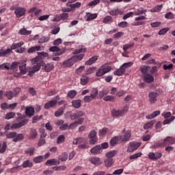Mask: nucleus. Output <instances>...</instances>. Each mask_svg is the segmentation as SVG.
<instances>
[{
  "mask_svg": "<svg viewBox=\"0 0 175 175\" xmlns=\"http://www.w3.org/2000/svg\"><path fill=\"white\" fill-rule=\"evenodd\" d=\"M128 113V107H124L122 109H113L111 110V116L113 117H122L124 114Z\"/></svg>",
  "mask_w": 175,
  "mask_h": 175,
  "instance_id": "f257e3e1",
  "label": "nucleus"
},
{
  "mask_svg": "<svg viewBox=\"0 0 175 175\" xmlns=\"http://www.w3.org/2000/svg\"><path fill=\"white\" fill-rule=\"evenodd\" d=\"M122 133L124 135H120V139L122 142H128L132 137V134H131V131L124 129L122 131Z\"/></svg>",
  "mask_w": 175,
  "mask_h": 175,
  "instance_id": "f03ea898",
  "label": "nucleus"
},
{
  "mask_svg": "<svg viewBox=\"0 0 175 175\" xmlns=\"http://www.w3.org/2000/svg\"><path fill=\"white\" fill-rule=\"evenodd\" d=\"M140 147V144L136 142H130V146L127 148V152H133V151H136L137 148Z\"/></svg>",
  "mask_w": 175,
  "mask_h": 175,
  "instance_id": "7ed1b4c3",
  "label": "nucleus"
},
{
  "mask_svg": "<svg viewBox=\"0 0 175 175\" xmlns=\"http://www.w3.org/2000/svg\"><path fill=\"white\" fill-rule=\"evenodd\" d=\"M149 102L152 105L156 103L157 98H158V93L154 92H150L148 93Z\"/></svg>",
  "mask_w": 175,
  "mask_h": 175,
  "instance_id": "20e7f679",
  "label": "nucleus"
},
{
  "mask_svg": "<svg viewBox=\"0 0 175 175\" xmlns=\"http://www.w3.org/2000/svg\"><path fill=\"white\" fill-rule=\"evenodd\" d=\"M14 14L18 18L23 17L25 14V8L18 7L15 9Z\"/></svg>",
  "mask_w": 175,
  "mask_h": 175,
  "instance_id": "39448f33",
  "label": "nucleus"
},
{
  "mask_svg": "<svg viewBox=\"0 0 175 175\" xmlns=\"http://www.w3.org/2000/svg\"><path fill=\"white\" fill-rule=\"evenodd\" d=\"M174 142L175 139L173 137L167 136L165 139H163L162 146H172V144H174Z\"/></svg>",
  "mask_w": 175,
  "mask_h": 175,
  "instance_id": "423d86ee",
  "label": "nucleus"
},
{
  "mask_svg": "<svg viewBox=\"0 0 175 175\" xmlns=\"http://www.w3.org/2000/svg\"><path fill=\"white\" fill-rule=\"evenodd\" d=\"M59 161L57 159H51L47 160L45 163L46 166H58L59 165Z\"/></svg>",
  "mask_w": 175,
  "mask_h": 175,
  "instance_id": "0eeeda50",
  "label": "nucleus"
},
{
  "mask_svg": "<svg viewBox=\"0 0 175 175\" xmlns=\"http://www.w3.org/2000/svg\"><path fill=\"white\" fill-rule=\"evenodd\" d=\"M56 106H57V100H51L44 105V108L46 110H49V109L55 107Z\"/></svg>",
  "mask_w": 175,
  "mask_h": 175,
  "instance_id": "6e6552de",
  "label": "nucleus"
},
{
  "mask_svg": "<svg viewBox=\"0 0 175 175\" xmlns=\"http://www.w3.org/2000/svg\"><path fill=\"white\" fill-rule=\"evenodd\" d=\"M74 64H75V59L72 56L70 59L64 61L63 62L62 66H64V68H70V66H73Z\"/></svg>",
  "mask_w": 175,
  "mask_h": 175,
  "instance_id": "1a4fd4ad",
  "label": "nucleus"
},
{
  "mask_svg": "<svg viewBox=\"0 0 175 175\" xmlns=\"http://www.w3.org/2000/svg\"><path fill=\"white\" fill-rule=\"evenodd\" d=\"M103 151V150H102V147L100 146V145H97L90 150V152H92V154H93L94 155L100 154Z\"/></svg>",
  "mask_w": 175,
  "mask_h": 175,
  "instance_id": "9d476101",
  "label": "nucleus"
},
{
  "mask_svg": "<svg viewBox=\"0 0 175 175\" xmlns=\"http://www.w3.org/2000/svg\"><path fill=\"white\" fill-rule=\"evenodd\" d=\"M84 116V112L83 111H76L75 113H72L70 116V118L72 120H77V118H80V117H83Z\"/></svg>",
  "mask_w": 175,
  "mask_h": 175,
  "instance_id": "9b49d317",
  "label": "nucleus"
},
{
  "mask_svg": "<svg viewBox=\"0 0 175 175\" xmlns=\"http://www.w3.org/2000/svg\"><path fill=\"white\" fill-rule=\"evenodd\" d=\"M25 114L27 117L35 116V109L32 107H27L25 109Z\"/></svg>",
  "mask_w": 175,
  "mask_h": 175,
  "instance_id": "f8f14e48",
  "label": "nucleus"
},
{
  "mask_svg": "<svg viewBox=\"0 0 175 175\" xmlns=\"http://www.w3.org/2000/svg\"><path fill=\"white\" fill-rule=\"evenodd\" d=\"M42 66L44 72H51L54 69V64L50 63L44 64Z\"/></svg>",
  "mask_w": 175,
  "mask_h": 175,
  "instance_id": "ddd939ff",
  "label": "nucleus"
},
{
  "mask_svg": "<svg viewBox=\"0 0 175 175\" xmlns=\"http://www.w3.org/2000/svg\"><path fill=\"white\" fill-rule=\"evenodd\" d=\"M90 162L96 166L102 165V161H100V159H99V157H92L90 159Z\"/></svg>",
  "mask_w": 175,
  "mask_h": 175,
  "instance_id": "4468645a",
  "label": "nucleus"
},
{
  "mask_svg": "<svg viewBox=\"0 0 175 175\" xmlns=\"http://www.w3.org/2000/svg\"><path fill=\"white\" fill-rule=\"evenodd\" d=\"M144 80L146 83H152L154 81V77L148 73L144 74Z\"/></svg>",
  "mask_w": 175,
  "mask_h": 175,
  "instance_id": "2eb2a0df",
  "label": "nucleus"
},
{
  "mask_svg": "<svg viewBox=\"0 0 175 175\" xmlns=\"http://www.w3.org/2000/svg\"><path fill=\"white\" fill-rule=\"evenodd\" d=\"M98 61V56L95 55L90 58L85 63V65H92V64H95Z\"/></svg>",
  "mask_w": 175,
  "mask_h": 175,
  "instance_id": "dca6fc26",
  "label": "nucleus"
},
{
  "mask_svg": "<svg viewBox=\"0 0 175 175\" xmlns=\"http://www.w3.org/2000/svg\"><path fill=\"white\" fill-rule=\"evenodd\" d=\"M72 106L75 107V109H79L81 107V100H74L72 101Z\"/></svg>",
  "mask_w": 175,
  "mask_h": 175,
  "instance_id": "f3484780",
  "label": "nucleus"
},
{
  "mask_svg": "<svg viewBox=\"0 0 175 175\" xmlns=\"http://www.w3.org/2000/svg\"><path fill=\"white\" fill-rule=\"evenodd\" d=\"M21 46H24V42H23V41H21L18 43H13L10 46V49H11V50H16V49L21 48Z\"/></svg>",
  "mask_w": 175,
  "mask_h": 175,
  "instance_id": "a211bd4d",
  "label": "nucleus"
},
{
  "mask_svg": "<svg viewBox=\"0 0 175 175\" xmlns=\"http://www.w3.org/2000/svg\"><path fill=\"white\" fill-rule=\"evenodd\" d=\"M32 166H33V164L30 160H25L22 164V167H23V169H27V167H32Z\"/></svg>",
  "mask_w": 175,
  "mask_h": 175,
  "instance_id": "6ab92c4d",
  "label": "nucleus"
},
{
  "mask_svg": "<svg viewBox=\"0 0 175 175\" xmlns=\"http://www.w3.org/2000/svg\"><path fill=\"white\" fill-rule=\"evenodd\" d=\"M36 136H38V131H36V129H31L29 136L30 140H33L34 139H36Z\"/></svg>",
  "mask_w": 175,
  "mask_h": 175,
  "instance_id": "aec40b11",
  "label": "nucleus"
},
{
  "mask_svg": "<svg viewBox=\"0 0 175 175\" xmlns=\"http://www.w3.org/2000/svg\"><path fill=\"white\" fill-rule=\"evenodd\" d=\"M86 21H91V20H95L98 17L97 14H91L90 12L86 13Z\"/></svg>",
  "mask_w": 175,
  "mask_h": 175,
  "instance_id": "412c9836",
  "label": "nucleus"
},
{
  "mask_svg": "<svg viewBox=\"0 0 175 175\" xmlns=\"http://www.w3.org/2000/svg\"><path fill=\"white\" fill-rule=\"evenodd\" d=\"M161 114V111H155L152 112V114L146 116L147 120H152V118H155V117H158Z\"/></svg>",
  "mask_w": 175,
  "mask_h": 175,
  "instance_id": "4be33fe9",
  "label": "nucleus"
},
{
  "mask_svg": "<svg viewBox=\"0 0 175 175\" xmlns=\"http://www.w3.org/2000/svg\"><path fill=\"white\" fill-rule=\"evenodd\" d=\"M20 35H23L25 36H28V35H31L32 33V31H28L25 28H22L19 30Z\"/></svg>",
  "mask_w": 175,
  "mask_h": 175,
  "instance_id": "5701e85b",
  "label": "nucleus"
},
{
  "mask_svg": "<svg viewBox=\"0 0 175 175\" xmlns=\"http://www.w3.org/2000/svg\"><path fill=\"white\" fill-rule=\"evenodd\" d=\"M157 122V120H151L150 122L146 123L145 125H144V129H150L152 126H154V124Z\"/></svg>",
  "mask_w": 175,
  "mask_h": 175,
  "instance_id": "b1692460",
  "label": "nucleus"
},
{
  "mask_svg": "<svg viewBox=\"0 0 175 175\" xmlns=\"http://www.w3.org/2000/svg\"><path fill=\"white\" fill-rule=\"evenodd\" d=\"M103 100H105V102H116V96L108 95L103 98Z\"/></svg>",
  "mask_w": 175,
  "mask_h": 175,
  "instance_id": "393cba45",
  "label": "nucleus"
},
{
  "mask_svg": "<svg viewBox=\"0 0 175 175\" xmlns=\"http://www.w3.org/2000/svg\"><path fill=\"white\" fill-rule=\"evenodd\" d=\"M109 92H110V90L108 88H105L98 92L99 97L103 98V96H105V95H107Z\"/></svg>",
  "mask_w": 175,
  "mask_h": 175,
  "instance_id": "a878e982",
  "label": "nucleus"
},
{
  "mask_svg": "<svg viewBox=\"0 0 175 175\" xmlns=\"http://www.w3.org/2000/svg\"><path fill=\"white\" fill-rule=\"evenodd\" d=\"M40 50V46H32L28 49L27 53H29V54H32V53H36V51H39Z\"/></svg>",
  "mask_w": 175,
  "mask_h": 175,
  "instance_id": "bb28decb",
  "label": "nucleus"
},
{
  "mask_svg": "<svg viewBox=\"0 0 175 175\" xmlns=\"http://www.w3.org/2000/svg\"><path fill=\"white\" fill-rule=\"evenodd\" d=\"M0 69L2 70H9L10 69V63L7 62L0 65Z\"/></svg>",
  "mask_w": 175,
  "mask_h": 175,
  "instance_id": "cd10ccee",
  "label": "nucleus"
},
{
  "mask_svg": "<svg viewBox=\"0 0 175 175\" xmlns=\"http://www.w3.org/2000/svg\"><path fill=\"white\" fill-rule=\"evenodd\" d=\"M101 68L103 69V70L104 71V73H109V72H110V70H111V66L107 65V64H103V66H101Z\"/></svg>",
  "mask_w": 175,
  "mask_h": 175,
  "instance_id": "c85d7f7f",
  "label": "nucleus"
},
{
  "mask_svg": "<svg viewBox=\"0 0 175 175\" xmlns=\"http://www.w3.org/2000/svg\"><path fill=\"white\" fill-rule=\"evenodd\" d=\"M16 136H17V133L16 132H9L5 134L7 139H15Z\"/></svg>",
  "mask_w": 175,
  "mask_h": 175,
  "instance_id": "c756f323",
  "label": "nucleus"
},
{
  "mask_svg": "<svg viewBox=\"0 0 175 175\" xmlns=\"http://www.w3.org/2000/svg\"><path fill=\"white\" fill-rule=\"evenodd\" d=\"M104 75H105V71H103V68H102L101 66L99 67L96 72V77H102Z\"/></svg>",
  "mask_w": 175,
  "mask_h": 175,
  "instance_id": "7c9ffc66",
  "label": "nucleus"
},
{
  "mask_svg": "<svg viewBox=\"0 0 175 175\" xmlns=\"http://www.w3.org/2000/svg\"><path fill=\"white\" fill-rule=\"evenodd\" d=\"M76 95H77V92L76 90H70L68 92L67 96L70 98V99H74Z\"/></svg>",
  "mask_w": 175,
  "mask_h": 175,
  "instance_id": "2f4dec72",
  "label": "nucleus"
},
{
  "mask_svg": "<svg viewBox=\"0 0 175 175\" xmlns=\"http://www.w3.org/2000/svg\"><path fill=\"white\" fill-rule=\"evenodd\" d=\"M5 96L8 99L12 100L14 96H16V94H14L11 90H9L5 92Z\"/></svg>",
  "mask_w": 175,
  "mask_h": 175,
  "instance_id": "473e14b6",
  "label": "nucleus"
},
{
  "mask_svg": "<svg viewBox=\"0 0 175 175\" xmlns=\"http://www.w3.org/2000/svg\"><path fill=\"white\" fill-rule=\"evenodd\" d=\"M25 152V154H29L30 157H32V155H33V153L35 152V147H30L27 148Z\"/></svg>",
  "mask_w": 175,
  "mask_h": 175,
  "instance_id": "72a5a7b5",
  "label": "nucleus"
},
{
  "mask_svg": "<svg viewBox=\"0 0 175 175\" xmlns=\"http://www.w3.org/2000/svg\"><path fill=\"white\" fill-rule=\"evenodd\" d=\"M72 58L74 59L75 62H79V61H81V59H83V58H84V54L73 55Z\"/></svg>",
  "mask_w": 175,
  "mask_h": 175,
  "instance_id": "f704fd0d",
  "label": "nucleus"
},
{
  "mask_svg": "<svg viewBox=\"0 0 175 175\" xmlns=\"http://www.w3.org/2000/svg\"><path fill=\"white\" fill-rule=\"evenodd\" d=\"M64 111H65V107L64 108H59L57 111L55 112V117H61L62 114H64Z\"/></svg>",
  "mask_w": 175,
  "mask_h": 175,
  "instance_id": "c9c22d12",
  "label": "nucleus"
},
{
  "mask_svg": "<svg viewBox=\"0 0 175 175\" xmlns=\"http://www.w3.org/2000/svg\"><path fill=\"white\" fill-rule=\"evenodd\" d=\"M40 68H42V64L40 63H37L33 66L31 71L34 73L36 72H39V70H40Z\"/></svg>",
  "mask_w": 175,
  "mask_h": 175,
  "instance_id": "e433bc0d",
  "label": "nucleus"
},
{
  "mask_svg": "<svg viewBox=\"0 0 175 175\" xmlns=\"http://www.w3.org/2000/svg\"><path fill=\"white\" fill-rule=\"evenodd\" d=\"M80 80L81 85H85L88 83L90 78L87 76H82Z\"/></svg>",
  "mask_w": 175,
  "mask_h": 175,
  "instance_id": "4c0bfd02",
  "label": "nucleus"
},
{
  "mask_svg": "<svg viewBox=\"0 0 175 175\" xmlns=\"http://www.w3.org/2000/svg\"><path fill=\"white\" fill-rule=\"evenodd\" d=\"M105 165L106 167H110L113 163H114V161H113V159H109L105 160Z\"/></svg>",
  "mask_w": 175,
  "mask_h": 175,
  "instance_id": "58836bf2",
  "label": "nucleus"
},
{
  "mask_svg": "<svg viewBox=\"0 0 175 175\" xmlns=\"http://www.w3.org/2000/svg\"><path fill=\"white\" fill-rule=\"evenodd\" d=\"M49 40H50V36H42L41 37L39 40H38V43H40V44H43V43H46L47 42H49Z\"/></svg>",
  "mask_w": 175,
  "mask_h": 175,
  "instance_id": "ea45409f",
  "label": "nucleus"
},
{
  "mask_svg": "<svg viewBox=\"0 0 175 175\" xmlns=\"http://www.w3.org/2000/svg\"><path fill=\"white\" fill-rule=\"evenodd\" d=\"M124 73H125V72L124 71V69H122L121 67L113 72V75L115 76H122Z\"/></svg>",
  "mask_w": 175,
  "mask_h": 175,
  "instance_id": "a19ab883",
  "label": "nucleus"
},
{
  "mask_svg": "<svg viewBox=\"0 0 175 175\" xmlns=\"http://www.w3.org/2000/svg\"><path fill=\"white\" fill-rule=\"evenodd\" d=\"M23 139H24V135L16 133V136L13 139V142H14V143H17V142H21Z\"/></svg>",
  "mask_w": 175,
  "mask_h": 175,
  "instance_id": "79ce46f5",
  "label": "nucleus"
},
{
  "mask_svg": "<svg viewBox=\"0 0 175 175\" xmlns=\"http://www.w3.org/2000/svg\"><path fill=\"white\" fill-rule=\"evenodd\" d=\"M19 70L21 75H25V73H27V64H24L22 66H19Z\"/></svg>",
  "mask_w": 175,
  "mask_h": 175,
  "instance_id": "37998d69",
  "label": "nucleus"
},
{
  "mask_svg": "<svg viewBox=\"0 0 175 175\" xmlns=\"http://www.w3.org/2000/svg\"><path fill=\"white\" fill-rule=\"evenodd\" d=\"M115 155H117V150H112L106 153L105 157H107V158L111 159Z\"/></svg>",
  "mask_w": 175,
  "mask_h": 175,
  "instance_id": "c03bdc74",
  "label": "nucleus"
},
{
  "mask_svg": "<svg viewBox=\"0 0 175 175\" xmlns=\"http://www.w3.org/2000/svg\"><path fill=\"white\" fill-rule=\"evenodd\" d=\"M99 94V92L97 90V89H94L91 92H90V97L92 98L95 99L96 96H98V94Z\"/></svg>",
  "mask_w": 175,
  "mask_h": 175,
  "instance_id": "a18cd8bd",
  "label": "nucleus"
},
{
  "mask_svg": "<svg viewBox=\"0 0 175 175\" xmlns=\"http://www.w3.org/2000/svg\"><path fill=\"white\" fill-rule=\"evenodd\" d=\"M132 65H133L132 62H130L123 64L120 66V68L124 70V72H125V70L128 69V68H131V66H132Z\"/></svg>",
  "mask_w": 175,
  "mask_h": 175,
  "instance_id": "49530a36",
  "label": "nucleus"
},
{
  "mask_svg": "<svg viewBox=\"0 0 175 175\" xmlns=\"http://www.w3.org/2000/svg\"><path fill=\"white\" fill-rule=\"evenodd\" d=\"M42 118H43V116H42V115L35 116L32 118V124H36L38 122V121H40V120H42Z\"/></svg>",
  "mask_w": 175,
  "mask_h": 175,
  "instance_id": "de8ad7c7",
  "label": "nucleus"
},
{
  "mask_svg": "<svg viewBox=\"0 0 175 175\" xmlns=\"http://www.w3.org/2000/svg\"><path fill=\"white\" fill-rule=\"evenodd\" d=\"M119 141H120V137H113L110 140V144L111 146H114L115 144H117V143H118Z\"/></svg>",
  "mask_w": 175,
  "mask_h": 175,
  "instance_id": "09e8293b",
  "label": "nucleus"
},
{
  "mask_svg": "<svg viewBox=\"0 0 175 175\" xmlns=\"http://www.w3.org/2000/svg\"><path fill=\"white\" fill-rule=\"evenodd\" d=\"M44 157L43 156H38L35 157L33 161L35 162V163H40L41 162H43Z\"/></svg>",
  "mask_w": 175,
  "mask_h": 175,
  "instance_id": "8fccbe9b",
  "label": "nucleus"
},
{
  "mask_svg": "<svg viewBox=\"0 0 175 175\" xmlns=\"http://www.w3.org/2000/svg\"><path fill=\"white\" fill-rule=\"evenodd\" d=\"M18 62H13L11 65L10 64V69H11V70L17 69V68H18Z\"/></svg>",
  "mask_w": 175,
  "mask_h": 175,
  "instance_id": "3c124183",
  "label": "nucleus"
},
{
  "mask_svg": "<svg viewBox=\"0 0 175 175\" xmlns=\"http://www.w3.org/2000/svg\"><path fill=\"white\" fill-rule=\"evenodd\" d=\"M64 142H65V135H59L57 137V144H61L64 143Z\"/></svg>",
  "mask_w": 175,
  "mask_h": 175,
  "instance_id": "603ef678",
  "label": "nucleus"
},
{
  "mask_svg": "<svg viewBox=\"0 0 175 175\" xmlns=\"http://www.w3.org/2000/svg\"><path fill=\"white\" fill-rule=\"evenodd\" d=\"M174 120H175V117L174 116H171L170 118V119H165L163 122V125H167V124H170V122H172V121H174Z\"/></svg>",
  "mask_w": 175,
  "mask_h": 175,
  "instance_id": "864d4df0",
  "label": "nucleus"
},
{
  "mask_svg": "<svg viewBox=\"0 0 175 175\" xmlns=\"http://www.w3.org/2000/svg\"><path fill=\"white\" fill-rule=\"evenodd\" d=\"M20 167H21V165H18V166L14 167L11 169H8V172H9L10 173H15V172H19Z\"/></svg>",
  "mask_w": 175,
  "mask_h": 175,
  "instance_id": "5fc2aeb1",
  "label": "nucleus"
},
{
  "mask_svg": "<svg viewBox=\"0 0 175 175\" xmlns=\"http://www.w3.org/2000/svg\"><path fill=\"white\" fill-rule=\"evenodd\" d=\"M149 69H150V66H143L141 68V72L144 75L147 74V72H148Z\"/></svg>",
  "mask_w": 175,
  "mask_h": 175,
  "instance_id": "6e6d98bb",
  "label": "nucleus"
},
{
  "mask_svg": "<svg viewBox=\"0 0 175 175\" xmlns=\"http://www.w3.org/2000/svg\"><path fill=\"white\" fill-rule=\"evenodd\" d=\"M109 13L111 16H118V14H120V10L118 9L112 10L109 11Z\"/></svg>",
  "mask_w": 175,
  "mask_h": 175,
  "instance_id": "4d7b16f0",
  "label": "nucleus"
},
{
  "mask_svg": "<svg viewBox=\"0 0 175 175\" xmlns=\"http://www.w3.org/2000/svg\"><path fill=\"white\" fill-rule=\"evenodd\" d=\"M81 6V2H77L75 3L71 4L70 8L72 10H75V9H77V8H80Z\"/></svg>",
  "mask_w": 175,
  "mask_h": 175,
  "instance_id": "13d9d810",
  "label": "nucleus"
},
{
  "mask_svg": "<svg viewBox=\"0 0 175 175\" xmlns=\"http://www.w3.org/2000/svg\"><path fill=\"white\" fill-rule=\"evenodd\" d=\"M6 148H8V144L6 142H3L1 148H0L1 154H3L5 151H6Z\"/></svg>",
  "mask_w": 175,
  "mask_h": 175,
  "instance_id": "bf43d9fd",
  "label": "nucleus"
},
{
  "mask_svg": "<svg viewBox=\"0 0 175 175\" xmlns=\"http://www.w3.org/2000/svg\"><path fill=\"white\" fill-rule=\"evenodd\" d=\"M89 139V144H90L92 146H94V144H95V143H96L98 140V137H94Z\"/></svg>",
  "mask_w": 175,
  "mask_h": 175,
  "instance_id": "052dcab7",
  "label": "nucleus"
},
{
  "mask_svg": "<svg viewBox=\"0 0 175 175\" xmlns=\"http://www.w3.org/2000/svg\"><path fill=\"white\" fill-rule=\"evenodd\" d=\"M118 25L120 28H126V27L129 25V23H128L126 21H123L118 23Z\"/></svg>",
  "mask_w": 175,
  "mask_h": 175,
  "instance_id": "680f3d73",
  "label": "nucleus"
},
{
  "mask_svg": "<svg viewBox=\"0 0 175 175\" xmlns=\"http://www.w3.org/2000/svg\"><path fill=\"white\" fill-rule=\"evenodd\" d=\"M14 116H16V113H14V112H10L5 115V120H10L12 118H14Z\"/></svg>",
  "mask_w": 175,
  "mask_h": 175,
  "instance_id": "e2e57ef3",
  "label": "nucleus"
},
{
  "mask_svg": "<svg viewBox=\"0 0 175 175\" xmlns=\"http://www.w3.org/2000/svg\"><path fill=\"white\" fill-rule=\"evenodd\" d=\"M165 18H167L168 20H173V18H174V14H173V13L171 12H167L165 14Z\"/></svg>",
  "mask_w": 175,
  "mask_h": 175,
  "instance_id": "0e129e2a",
  "label": "nucleus"
},
{
  "mask_svg": "<svg viewBox=\"0 0 175 175\" xmlns=\"http://www.w3.org/2000/svg\"><path fill=\"white\" fill-rule=\"evenodd\" d=\"M49 51H51V53H56V51H59V47L57 46V45L51 46L49 48Z\"/></svg>",
  "mask_w": 175,
  "mask_h": 175,
  "instance_id": "69168bd1",
  "label": "nucleus"
},
{
  "mask_svg": "<svg viewBox=\"0 0 175 175\" xmlns=\"http://www.w3.org/2000/svg\"><path fill=\"white\" fill-rule=\"evenodd\" d=\"M100 2V0H94L92 1H90L88 6H96V5H98Z\"/></svg>",
  "mask_w": 175,
  "mask_h": 175,
  "instance_id": "338daca9",
  "label": "nucleus"
},
{
  "mask_svg": "<svg viewBox=\"0 0 175 175\" xmlns=\"http://www.w3.org/2000/svg\"><path fill=\"white\" fill-rule=\"evenodd\" d=\"M167 31H169V28H167V27L161 29L159 31L158 34L160 36L165 35V33H166L167 32Z\"/></svg>",
  "mask_w": 175,
  "mask_h": 175,
  "instance_id": "774afa93",
  "label": "nucleus"
}]
</instances>
